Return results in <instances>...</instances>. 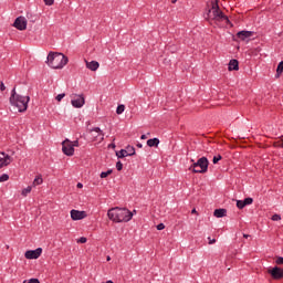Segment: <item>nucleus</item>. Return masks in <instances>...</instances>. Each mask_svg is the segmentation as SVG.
Returning <instances> with one entry per match:
<instances>
[{
    "label": "nucleus",
    "instance_id": "nucleus-41",
    "mask_svg": "<svg viewBox=\"0 0 283 283\" xmlns=\"http://www.w3.org/2000/svg\"><path fill=\"white\" fill-rule=\"evenodd\" d=\"M77 189H83V184L78 182L77 184Z\"/></svg>",
    "mask_w": 283,
    "mask_h": 283
},
{
    "label": "nucleus",
    "instance_id": "nucleus-26",
    "mask_svg": "<svg viewBox=\"0 0 283 283\" xmlns=\"http://www.w3.org/2000/svg\"><path fill=\"white\" fill-rule=\"evenodd\" d=\"M237 207L238 209H244L247 207L244 200H237Z\"/></svg>",
    "mask_w": 283,
    "mask_h": 283
},
{
    "label": "nucleus",
    "instance_id": "nucleus-27",
    "mask_svg": "<svg viewBox=\"0 0 283 283\" xmlns=\"http://www.w3.org/2000/svg\"><path fill=\"white\" fill-rule=\"evenodd\" d=\"M220 160H222V156L217 155V156L213 157L212 163H213V165H218V163H220Z\"/></svg>",
    "mask_w": 283,
    "mask_h": 283
},
{
    "label": "nucleus",
    "instance_id": "nucleus-46",
    "mask_svg": "<svg viewBox=\"0 0 283 283\" xmlns=\"http://www.w3.org/2000/svg\"><path fill=\"white\" fill-rule=\"evenodd\" d=\"M178 0H172L171 3H176Z\"/></svg>",
    "mask_w": 283,
    "mask_h": 283
},
{
    "label": "nucleus",
    "instance_id": "nucleus-38",
    "mask_svg": "<svg viewBox=\"0 0 283 283\" xmlns=\"http://www.w3.org/2000/svg\"><path fill=\"white\" fill-rule=\"evenodd\" d=\"M276 264H283V256L276 258Z\"/></svg>",
    "mask_w": 283,
    "mask_h": 283
},
{
    "label": "nucleus",
    "instance_id": "nucleus-36",
    "mask_svg": "<svg viewBox=\"0 0 283 283\" xmlns=\"http://www.w3.org/2000/svg\"><path fill=\"white\" fill-rule=\"evenodd\" d=\"M165 229V223L157 224V231H163Z\"/></svg>",
    "mask_w": 283,
    "mask_h": 283
},
{
    "label": "nucleus",
    "instance_id": "nucleus-19",
    "mask_svg": "<svg viewBox=\"0 0 283 283\" xmlns=\"http://www.w3.org/2000/svg\"><path fill=\"white\" fill-rule=\"evenodd\" d=\"M43 182V177L41 175L36 176L32 182L33 187H39Z\"/></svg>",
    "mask_w": 283,
    "mask_h": 283
},
{
    "label": "nucleus",
    "instance_id": "nucleus-1",
    "mask_svg": "<svg viewBox=\"0 0 283 283\" xmlns=\"http://www.w3.org/2000/svg\"><path fill=\"white\" fill-rule=\"evenodd\" d=\"M206 19L214 28H223V25H229L230 23L229 18L220 10L218 2L212 3L211 9L207 12Z\"/></svg>",
    "mask_w": 283,
    "mask_h": 283
},
{
    "label": "nucleus",
    "instance_id": "nucleus-47",
    "mask_svg": "<svg viewBox=\"0 0 283 283\" xmlns=\"http://www.w3.org/2000/svg\"><path fill=\"white\" fill-rule=\"evenodd\" d=\"M243 238H249V235L248 234H243Z\"/></svg>",
    "mask_w": 283,
    "mask_h": 283
},
{
    "label": "nucleus",
    "instance_id": "nucleus-39",
    "mask_svg": "<svg viewBox=\"0 0 283 283\" xmlns=\"http://www.w3.org/2000/svg\"><path fill=\"white\" fill-rule=\"evenodd\" d=\"M209 244H216V239H211V238H209Z\"/></svg>",
    "mask_w": 283,
    "mask_h": 283
},
{
    "label": "nucleus",
    "instance_id": "nucleus-10",
    "mask_svg": "<svg viewBox=\"0 0 283 283\" xmlns=\"http://www.w3.org/2000/svg\"><path fill=\"white\" fill-rule=\"evenodd\" d=\"M71 213V219L76 222L78 220H85V218H87V212L85 210H76V209H72L70 211Z\"/></svg>",
    "mask_w": 283,
    "mask_h": 283
},
{
    "label": "nucleus",
    "instance_id": "nucleus-12",
    "mask_svg": "<svg viewBox=\"0 0 283 283\" xmlns=\"http://www.w3.org/2000/svg\"><path fill=\"white\" fill-rule=\"evenodd\" d=\"M268 273L271 275L273 280H282L283 277V269L279 266H274L268 270Z\"/></svg>",
    "mask_w": 283,
    "mask_h": 283
},
{
    "label": "nucleus",
    "instance_id": "nucleus-17",
    "mask_svg": "<svg viewBox=\"0 0 283 283\" xmlns=\"http://www.w3.org/2000/svg\"><path fill=\"white\" fill-rule=\"evenodd\" d=\"M227 216V209H216L213 212L214 218H224Z\"/></svg>",
    "mask_w": 283,
    "mask_h": 283
},
{
    "label": "nucleus",
    "instance_id": "nucleus-44",
    "mask_svg": "<svg viewBox=\"0 0 283 283\" xmlns=\"http://www.w3.org/2000/svg\"><path fill=\"white\" fill-rule=\"evenodd\" d=\"M107 262H109V260H112V256H106Z\"/></svg>",
    "mask_w": 283,
    "mask_h": 283
},
{
    "label": "nucleus",
    "instance_id": "nucleus-14",
    "mask_svg": "<svg viewBox=\"0 0 283 283\" xmlns=\"http://www.w3.org/2000/svg\"><path fill=\"white\" fill-rule=\"evenodd\" d=\"M253 31H239L237 33L238 39H240L241 41H249L251 39V36H253Z\"/></svg>",
    "mask_w": 283,
    "mask_h": 283
},
{
    "label": "nucleus",
    "instance_id": "nucleus-35",
    "mask_svg": "<svg viewBox=\"0 0 283 283\" xmlns=\"http://www.w3.org/2000/svg\"><path fill=\"white\" fill-rule=\"evenodd\" d=\"M45 6H54V0H43Z\"/></svg>",
    "mask_w": 283,
    "mask_h": 283
},
{
    "label": "nucleus",
    "instance_id": "nucleus-13",
    "mask_svg": "<svg viewBox=\"0 0 283 283\" xmlns=\"http://www.w3.org/2000/svg\"><path fill=\"white\" fill-rule=\"evenodd\" d=\"M12 163V157L6 153L0 151V169L1 167H8Z\"/></svg>",
    "mask_w": 283,
    "mask_h": 283
},
{
    "label": "nucleus",
    "instance_id": "nucleus-48",
    "mask_svg": "<svg viewBox=\"0 0 283 283\" xmlns=\"http://www.w3.org/2000/svg\"><path fill=\"white\" fill-rule=\"evenodd\" d=\"M280 147H282V148H283V142L280 144Z\"/></svg>",
    "mask_w": 283,
    "mask_h": 283
},
{
    "label": "nucleus",
    "instance_id": "nucleus-29",
    "mask_svg": "<svg viewBox=\"0 0 283 283\" xmlns=\"http://www.w3.org/2000/svg\"><path fill=\"white\" fill-rule=\"evenodd\" d=\"M63 98H65V93H61V94L56 95L55 101H57V103H61L63 101Z\"/></svg>",
    "mask_w": 283,
    "mask_h": 283
},
{
    "label": "nucleus",
    "instance_id": "nucleus-40",
    "mask_svg": "<svg viewBox=\"0 0 283 283\" xmlns=\"http://www.w3.org/2000/svg\"><path fill=\"white\" fill-rule=\"evenodd\" d=\"M140 139H142V140H147V135H142V136H140Z\"/></svg>",
    "mask_w": 283,
    "mask_h": 283
},
{
    "label": "nucleus",
    "instance_id": "nucleus-6",
    "mask_svg": "<svg viewBox=\"0 0 283 283\" xmlns=\"http://www.w3.org/2000/svg\"><path fill=\"white\" fill-rule=\"evenodd\" d=\"M80 143H78V139L76 140H70V139H64L62 142V153L64 154V156H69V157H72L74 156V147H80Z\"/></svg>",
    "mask_w": 283,
    "mask_h": 283
},
{
    "label": "nucleus",
    "instance_id": "nucleus-16",
    "mask_svg": "<svg viewBox=\"0 0 283 283\" xmlns=\"http://www.w3.org/2000/svg\"><path fill=\"white\" fill-rule=\"evenodd\" d=\"M228 70L229 72H238V70H240V63L238 62V60H231L229 62Z\"/></svg>",
    "mask_w": 283,
    "mask_h": 283
},
{
    "label": "nucleus",
    "instance_id": "nucleus-8",
    "mask_svg": "<svg viewBox=\"0 0 283 283\" xmlns=\"http://www.w3.org/2000/svg\"><path fill=\"white\" fill-rule=\"evenodd\" d=\"M71 105L75 107V109H81V107L85 105V96H83V94H74L71 99Z\"/></svg>",
    "mask_w": 283,
    "mask_h": 283
},
{
    "label": "nucleus",
    "instance_id": "nucleus-25",
    "mask_svg": "<svg viewBox=\"0 0 283 283\" xmlns=\"http://www.w3.org/2000/svg\"><path fill=\"white\" fill-rule=\"evenodd\" d=\"M123 112H125V105H118L116 108V114L120 115Z\"/></svg>",
    "mask_w": 283,
    "mask_h": 283
},
{
    "label": "nucleus",
    "instance_id": "nucleus-45",
    "mask_svg": "<svg viewBox=\"0 0 283 283\" xmlns=\"http://www.w3.org/2000/svg\"><path fill=\"white\" fill-rule=\"evenodd\" d=\"M130 213H133V216H134L136 213V210L130 211Z\"/></svg>",
    "mask_w": 283,
    "mask_h": 283
},
{
    "label": "nucleus",
    "instance_id": "nucleus-43",
    "mask_svg": "<svg viewBox=\"0 0 283 283\" xmlns=\"http://www.w3.org/2000/svg\"><path fill=\"white\" fill-rule=\"evenodd\" d=\"M191 213H198V211H196V208L191 210Z\"/></svg>",
    "mask_w": 283,
    "mask_h": 283
},
{
    "label": "nucleus",
    "instance_id": "nucleus-9",
    "mask_svg": "<svg viewBox=\"0 0 283 283\" xmlns=\"http://www.w3.org/2000/svg\"><path fill=\"white\" fill-rule=\"evenodd\" d=\"M42 253H43V248H38L35 250H28L24 253V258L27 260H39V258H41Z\"/></svg>",
    "mask_w": 283,
    "mask_h": 283
},
{
    "label": "nucleus",
    "instance_id": "nucleus-5",
    "mask_svg": "<svg viewBox=\"0 0 283 283\" xmlns=\"http://www.w3.org/2000/svg\"><path fill=\"white\" fill-rule=\"evenodd\" d=\"M193 174H207L209 169V159L207 157L199 158L196 163H193L190 168Z\"/></svg>",
    "mask_w": 283,
    "mask_h": 283
},
{
    "label": "nucleus",
    "instance_id": "nucleus-34",
    "mask_svg": "<svg viewBox=\"0 0 283 283\" xmlns=\"http://www.w3.org/2000/svg\"><path fill=\"white\" fill-rule=\"evenodd\" d=\"M116 169H117V171H123V163L117 161L116 163Z\"/></svg>",
    "mask_w": 283,
    "mask_h": 283
},
{
    "label": "nucleus",
    "instance_id": "nucleus-32",
    "mask_svg": "<svg viewBox=\"0 0 283 283\" xmlns=\"http://www.w3.org/2000/svg\"><path fill=\"white\" fill-rule=\"evenodd\" d=\"M271 220H273V222H279V220H282V217L280 214H273Z\"/></svg>",
    "mask_w": 283,
    "mask_h": 283
},
{
    "label": "nucleus",
    "instance_id": "nucleus-30",
    "mask_svg": "<svg viewBox=\"0 0 283 283\" xmlns=\"http://www.w3.org/2000/svg\"><path fill=\"white\" fill-rule=\"evenodd\" d=\"M243 202H244L245 207L249 206V205H253V198L248 197V198H245V199L243 200Z\"/></svg>",
    "mask_w": 283,
    "mask_h": 283
},
{
    "label": "nucleus",
    "instance_id": "nucleus-28",
    "mask_svg": "<svg viewBox=\"0 0 283 283\" xmlns=\"http://www.w3.org/2000/svg\"><path fill=\"white\" fill-rule=\"evenodd\" d=\"M111 174H112V169H109V170H107V171H102L101 175H99V177H101V178H107V176H111Z\"/></svg>",
    "mask_w": 283,
    "mask_h": 283
},
{
    "label": "nucleus",
    "instance_id": "nucleus-42",
    "mask_svg": "<svg viewBox=\"0 0 283 283\" xmlns=\"http://www.w3.org/2000/svg\"><path fill=\"white\" fill-rule=\"evenodd\" d=\"M137 147H138L139 149H143V144L138 143V144H137Z\"/></svg>",
    "mask_w": 283,
    "mask_h": 283
},
{
    "label": "nucleus",
    "instance_id": "nucleus-7",
    "mask_svg": "<svg viewBox=\"0 0 283 283\" xmlns=\"http://www.w3.org/2000/svg\"><path fill=\"white\" fill-rule=\"evenodd\" d=\"M91 140L93 143H103L105 140V133L101 129V127H94L90 130Z\"/></svg>",
    "mask_w": 283,
    "mask_h": 283
},
{
    "label": "nucleus",
    "instance_id": "nucleus-31",
    "mask_svg": "<svg viewBox=\"0 0 283 283\" xmlns=\"http://www.w3.org/2000/svg\"><path fill=\"white\" fill-rule=\"evenodd\" d=\"M22 283H41V281H39V279H29L24 280Z\"/></svg>",
    "mask_w": 283,
    "mask_h": 283
},
{
    "label": "nucleus",
    "instance_id": "nucleus-23",
    "mask_svg": "<svg viewBox=\"0 0 283 283\" xmlns=\"http://www.w3.org/2000/svg\"><path fill=\"white\" fill-rule=\"evenodd\" d=\"M283 72V61H281L277 65V69H276V76L280 77V75L282 74Z\"/></svg>",
    "mask_w": 283,
    "mask_h": 283
},
{
    "label": "nucleus",
    "instance_id": "nucleus-37",
    "mask_svg": "<svg viewBox=\"0 0 283 283\" xmlns=\"http://www.w3.org/2000/svg\"><path fill=\"white\" fill-rule=\"evenodd\" d=\"M0 92H6V84L3 82L0 83Z\"/></svg>",
    "mask_w": 283,
    "mask_h": 283
},
{
    "label": "nucleus",
    "instance_id": "nucleus-22",
    "mask_svg": "<svg viewBox=\"0 0 283 283\" xmlns=\"http://www.w3.org/2000/svg\"><path fill=\"white\" fill-rule=\"evenodd\" d=\"M116 156H117V158H127V156H129V155H127V150L125 148V149H120L119 151H117Z\"/></svg>",
    "mask_w": 283,
    "mask_h": 283
},
{
    "label": "nucleus",
    "instance_id": "nucleus-3",
    "mask_svg": "<svg viewBox=\"0 0 283 283\" xmlns=\"http://www.w3.org/2000/svg\"><path fill=\"white\" fill-rule=\"evenodd\" d=\"M9 101H10V105L15 109H18V112L20 113L28 112L30 96L19 95V93H17V87L12 88Z\"/></svg>",
    "mask_w": 283,
    "mask_h": 283
},
{
    "label": "nucleus",
    "instance_id": "nucleus-4",
    "mask_svg": "<svg viewBox=\"0 0 283 283\" xmlns=\"http://www.w3.org/2000/svg\"><path fill=\"white\" fill-rule=\"evenodd\" d=\"M46 63L48 66L53 70H63V67L70 63V59L63 53L50 52L46 57Z\"/></svg>",
    "mask_w": 283,
    "mask_h": 283
},
{
    "label": "nucleus",
    "instance_id": "nucleus-24",
    "mask_svg": "<svg viewBox=\"0 0 283 283\" xmlns=\"http://www.w3.org/2000/svg\"><path fill=\"white\" fill-rule=\"evenodd\" d=\"M10 180V176L8 174H2L0 176V182H8Z\"/></svg>",
    "mask_w": 283,
    "mask_h": 283
},
{
    "label": "nucleus",
    "instance_id": "nucleus-20",
    "mask_svg": "<svg viewBox=\"0 0 283 283\" xmlns=\"http://www.w3.org/2000/svg\"><path fill=\"white\" fill-rule=\"evenodd\" d=\"M29 193H32V186H28L27 188L22 189V191H21V196H23V198H28Z\"/></svg>",
    "mask_w": 283,
    "mask_h": 283
},
{
    "label": "nucleus",
    "instance_id": "nucleus-33",
    "mask_svg": "<svg viewBox=\"0 0 283 283\" xmlns=\"http://www.w3.org/2000/svg\"><path fill=\"white\" fill-rule=\"evenodd\" d=\"M87 242V238L85 237H81L78 240H77V243L80 244H85Z\"/></svg>",
    "mask_w": 283,
    "mask_h": 283
},
{
    "label": "nucleus",
    "instance_id": "nucleus-2",
    "mask_svg": "<svg viewBox=\"0 0 283 283\" xmlns=\"http://www.w3.org/2000/svg\"><path fill=\"white\" fill-rule=\"evenodd\" d=\"M107 218L111 222L120 224L122 222H129L134 218V212L127 208L115 207L107 211Z\"/></svg>",
    "mask_w": 283,
    "mask_h": 283
},
{
    "label": "nucleus",
    "instance_id": "nucleus-11",
    "mask_svg": "<svg viewBox=\"0 0 283 283\" xmlns=\"http://www.w3.org/2000/svg\"><path fill=\"white\" fill-rule=\"evenodd\" d=\"M17 30L23 31L28 29V19L25 17H18L13 23Z\"/></svg>",
    "mask_w": 283,
    "mask_h": 283
},
{
    "label": "nucleus",
    "instance_id": "nucleus-18",
    "mask_svg": "<svg viewBox=\"0 0 283 283\" xmlns=\"http://www.w3.org/2000/svg\"><path fill=\"white\" fill-rule=\"evenodd\" d=\"M158 145H160V139L156 137L147 140L148 147H158Z\"/></svg>",
    "mask_w": 283,
    "mask_h": 283
},
{
    "label": "nucleus",
    "instance_id": "nucleus-21",
    "mask_svg": "<svg viewBox=\"0 0 283 283\" xmlns=\"http://www.w3.org/2000/svg\"><path fill=\"white\" fill-rule=\"evenodd\" d=\"M126 154L128 156H136V148H134V146H127L126 147Z\"/></svg>",
    "mask_w": 283,
    "mask_h": 283
},
{
    "label": "nucleus",
    "instance_id": "nucleus-15",
    "mask_svg": "<svg viewBox=\"0 0 283 283\" xmlns=\"http://www.w3.org/2000/svg\"><path fill=\"white\" fill-rule=\"evenodd\" d=\"M85 63H86L87 70H91V72H96V70L101 67V64L97 61H91V62L85 61Z\"/></svg>",
    "mask_w": 283,
    "mask_h": 283
}]
</instances>
